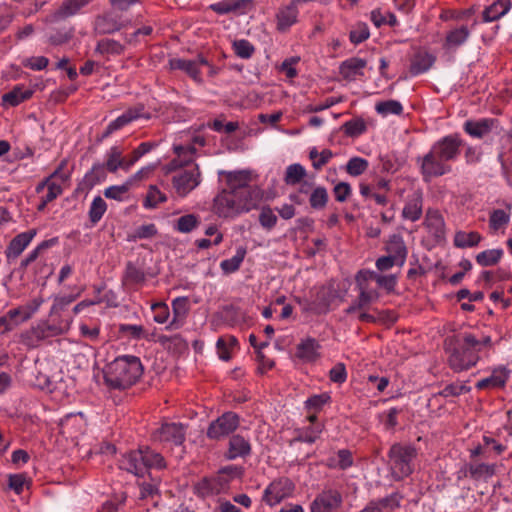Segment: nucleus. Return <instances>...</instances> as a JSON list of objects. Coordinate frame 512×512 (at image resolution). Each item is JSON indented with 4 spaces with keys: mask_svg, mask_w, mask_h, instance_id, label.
<instances>
[{
    "mask_svg": "<svg viewBox=\"0 0 512 512\" xmlns=\"http://www.w3.org/2000/svg\"><path fill=\"white\" fill-rule=\"evenodd\" d=\"M312 299L314 302L315 314H325L328 312L333 300V293L331 289L322 286Z\"/></svg>",
    "mask_w": 512,
    "mask_h": 512,
    "instance_id": "obj_39",
    "label": "nucleus"
},
{
    "mask_svg": "<svg viewBox=\"0 0 512 512\" xmlns=\"http://www.w3.org/2000/svg\"><path fill=\"white\" fill-rule=\"evenodd\" d=\"M185 437L186 426L176 422L163 423L152 434L154 441L174 446H181L185 441Z\"/></svg>",
    "mask_w": 512,
    "mask_h": 512,
    "instance_id": "obj_11",
    "label": "nucleus"
},
{
    "mask_svg": "<svg viewBox=\"0 0 512 512\" xmlns=\"http://www.w3.org/2000/svg\"><path fill=\"white\" fill-rule=\"evenodd\" d=\"M256 204L252 200L225 189L215 197L213 209L217 215L226 218L248 212Z\"/></svg>",
    "mask_w": 512,
    "mask_h": 512,
    "instance_id": "obj_3",
    "label": "nucleus"
},
{
    "mask_svg": "<svg viewBox=\"0 0 512 512\" xmlns=\"http://www.w3.org/2000/svg\"><path fill=\"white\" fill-rule=\"evenodd\" d=\"M330 401L331 396L326 392L315 394L305 401V409L307 412H320L326 404L330 403Z\"/></svg>",
    "mask_w": 512,
    "mask_h": 512,
    "instance_id": "obj_51",
    "label": "nucleus"
},
{
    "mask_svg": "<svg viewBox=\"0 0 512 512\" xmlns=\"http://www.w3.org/2000/svg\"><path fill=\"white\" fill-rule=\"evenodd\" d=\"M240 426V416L232 411L223 413L213 420L206 431V436L210 440L219 441L233 433Z\"/></svg>",
    "mask_w": 512,
    "mask_h": 512,
    "instance_id": "obj_6",
    "label": "nucleus"
},
{
    "mask_svg": "<svg viewBox=\"0 0 512 512\" xmlns=\"http://www.w3.org/2000/svg\"><path fill=\"white\" fill-rule=\"evenodd\" d=\"M512 6L511 0H497L483 12L484 22H493L506 15Z\"/></svg>",
    "mask_w": 512,
    "mask_h": 512,
    "instance_id": "obj_35",
    "label": "nucleus"
},
{
    "mask_svg": "<svg viewBox=\"0 0 512 512\" xmlns=\"http://www.w3.org/2000/svg\"><path fill=\"white\" fill-rule=\"evenodd\" d=\"M252 447L250 439L240 434H233L229 438L227 450L224 453V457L227 460H236L238 458L245 459L250 456Z\"/></svg>",
    "mask_w": 512,
    "mask_h": 512,
    "instance_id": "obj_17",
    "label": "nucleus"
},
{
    "mask_svg": "<svg viewBox=\"0 0 512 512\" xmlns=\"http://www.w3.org/2000/svg\"><path fill=\"white\" fill-rule=\"evenodd\" d=\"M375 110L377 113L384 116L389 114L400 115L403 112V106L397 100H387L377 103Z\"/></svg>",
    "mask_w": 512,
    "mask_h": 512,
    "instance_id": "obj_56",
    "label": "nucleus"
},
{
    "mask_svg": "<svg viewBox=\"0 0 512 512\" xmlns=\"http://www.w3.org/2000/svg\"><path fill=\"white\" fill-rule=\"evenodd\" d=\"M124 51V46L114 39H102L97 43L96 52L100 54L120 55Z\"/></svg>",
    "mask_w": 512,
    "mask_h": 512,
    "instance_id": "obj_50",
    "label": "nucleus"
},
{
    "mask_svg": "<svg viewBox=\"0 0 512 512\" xmlns=\"http://www.w3.org/2000/svg\"><path fill=\"white\" fill-rule=\"evenodd\" d=\"M33 94V91L29 88H25L23 85L15 86L11 91L5 93L2 96V101L10 106H17L20 103L28 100Z\"/></svg>",
    "mask_w": 512,
    "mask_h": 512,
    "instance_id": "obj_38",
    "label": "nucleus"
},
{
    "mask_svg": "<svg viewBox=\"0 0 512 512\" xmlns=\"http://www.w3.org/2000/svg\"><path fill=\"white\" fill-rule=\"evenodd\" d=\"M174 152L177 157L169 163L168 172L173 171L183 165H188L190 162H192L194 160L196 148L192 144H180L174 146Z\"/></svg>",
    "mask_w": 512,
    "mask_h": 512,
    "instance_id": "obj_26",
    "label": "nucleus"
},
{
    "mask_svg": "<svg viewBox=\"0 0 512 512\" xmlns=\"http://www.w3.org/2000/svg\"><path fill=\"white\" fill-rule=\"evenodd\" d=\"M233 49L235 54L242 59L251 58L255 51L254 46L245 39L234 41Z\"/></svg>",
    "mask_w": 512,
    "mask_h": 512,
    "instance_id": "obj_63",
    "label": "nucleus"
},
{
    "mask_svg": "<svg viewBox=\"0 0 512 512\" xmlns=\"http://www.w3.org/2000/svg\"><path fill=\"white\" fill-rule=\"evenodd\" d=\"M333 157L334 153L330 149H323L321 152H319L317 148L313 147L309 151V158L312 160V166L316 170H320Z\"/></svg>",
    "mask_w": 512,
    "mask_h": 512,
    "instance_id": "obj_49",
    "label": "nucleus"
},
{
    "mask_svg": "<svg viewBox=\"0 0 512 512\" xmlns=\"http://www.w3.org/2000/svg\"><path fill=\"white\" fill-rule=\"evenodd\" d=\"M470 34V30L466 25L455 27L447 33L443 47L447 50L457 49L467 42Z\"/></svg>",
    "mask_w": 512,
    "mask_h": 512,
    "instance_id": "obj_30",
    "label": "nucleus"
},
{
    "mask_svg": "<svg viewBox=\"0 0 512 512\" xmlns=\"http://www.w3.org/2000/svg\"><path fill=\"white\" fill-rule=\"evenodd\" d=\"M250 180V174L246 171L229 172L227 174V190L257 203L261 194L258 189L249 185Z\"/></svg>",
    "mask_w": 512,
    "mask_h": 512,
    "instance_id": "obj_9",
    "label": "nucleus"
},
{
    "mask_svg": "<svg viewBox=\"0 0 512 512\" xmlns=\"http://www.w3.org/2000/svg\"><path fill=\"white\" fill-rule=\"evenodd\" d=\"M47 188V192L43 197L45 198V202H52L59 195L62 194V187L60 184H57L54 181H51L50 178L44 179L36 186V192L42 193L44 189Z\"/></svg>",
    "mask_w": 512,
    "mask_h": 512,
    "instance_id": "obj_46",
    "label": "nucleus"
},
{
    "mask_svg": "<svg viewBox=\"0 0 512 512\" xmlns=\"http://www.w3.org/2000/svg\"><path fill=\"white\" fill-rule=\"evenodd\" d=\"M173 319L166 329H178L182 326L189 312L187 297H177L172 301Z\"/></svg>",
    "mask_w": 512,
    "mask_h": 512,
    "instance_id": "obj_31",
    "label": "nucleus"
},
{
    "mask_svg": "<svg viewBox=\"0 0 512 512\" xmlns=\"http://www.w3.org/2000/svg\"><path fill=\"white\" fill-rule=\"evenodd\" d=\"M107 168L103 163H97L92 166L90 171H88L84 176V183L87 187H93L100 182L104 181L106 178Z\"/></svg>",
    "mask_w": 512,
    "mask_h": 512,
    "instance_id": "obj_47",
    "label": "nucleus"
},
{
    "mask_svg": "<svg viewBox=\"0 0 512 512\" xmlns=\"http://www.w3.org/2000/svg\"><path fill=\"white\" fill-rule=\"evenodd\" d=\"M366 65V60L358 57H352L340 64L339 73L345 80L354 81L357 78L364 76V68Z\"/></svg>",
    "mask_w": 512,
    "mask_h": 512,
    "instance_id": "obj_22",
    "label": "nucleus"
},
{
    "mask_svg": "<svg viewBox=\"0 0 512 512\" xmlns=\"http://www.w3.org/2000/svg\"><path fill=\"white\" fill-rule=\"evenodd\" d=\"M369 167V162L362 157H352L346 164V172L353 177L362 175Z\"/></svg>",
    "mask_w": 512,
    "mask_h": 512,
    "instance_id": "obj_54",
    "label": "nucleus"
},
{
    "mask_svg": "<svg viewBox=\"0 0 512 512\" xmlns=\"http://www.w3.org/2000/svg\"><path fill=\"white\" fill-rule=\"evenodd\" d=\"M343 504V497L334 488L323 489L310 503V512H337Z\"/></svg>",
    "mask_w": 512,
    "mask_h": 512,
    "instance_id": "obj_10",
    "label": "nucleus"
},
{
    "mask_svg": "<svg viewBox=\"0 0 512 512\" xmlns=\"http://www.w3.org/2000/svg\"><path fill=\"white\" fill-rule=\"evenodd\" d=\"M130 186H131V181H127L126 183H124L122 185L109 186L104 190L103 194L108 199H114V200L122 202L127 197Z\"/></svg>",
    "mask_w": 512,
    "mask_h": 512,
    "instance_id": "obj_53",
    "label": "nucleus"
},
{
    "mask_svg": "<svg viewBox=\"0 0 512 512\" xmlns=\"http://www.w3.org/2000/svg\"><path fill=\"white\" fill-rule=\"evenodd\" d=\"M22 314V307L9 310L5 315L0 317V327H3L1 334L12 331L15 327L25 322Z\"/></svg>",
    "mask_w": 512,
    "mask_h": 512,
    "instance_id": "obj_37",
    "label": "nucleus"
},
{
    "mask_svg": "<svg viewBox=\"0 0 512 512\" xmlns=\"http://www.w3.org/2000/svg\"><path fill=\"white\" fill-rule=\"evenodd\" d=\"M510 219V215L502 209L493 210L489 218V226L492 230L498 231L503 228Z\"/></svg>",
    "mask_w": 512,
    "mask_h": 512,
    "instance_id": "obj_62",
    "label": "nucleus"
},
{
    "mask_svg": "<svg viewBox=\"0 0 512 512\" xmlns=\"http://www.w3.org/2000/svg\"><path fill=\"white\" fill-rule=\"evenodd\" d=\"M493 348L489 335L464 332L454 341L453 347L447 349L448 363L455 372H461L474 367Z\"/></svg>",
    "mask_w": 512,
    "mask_h": 512,
    "instance_id": "obj_1",
    "label": "nucleus"
},
{
    "mask_svg": "<svg viewBox=\"0 0 512 512\" xmlns=\"http://www.w3.org/2000/svg\"><path fill=\"white\" fill-rule=\"evenodd\" d=\"M464 141L458 134L446 135L430 147L444 162L451 164L458 159Z\"/></svg>",
    "mask_w": 512,
    "mask_h": 512,
    "instance_id": "obj_8",
    "label": "nucleus"
},
{
    "mask_svg": "<svg viewBox=\"0 0 512 512\" xmlns=\"http://www.w3.org/2000/svg\"><path fill=\"white\" fill-rule=\"evenodd\" d=\"M122 27L118 17L112 13H106L98 16L95 20V31L98 34H112L119 31Z\"/></svg>",
    "mask_w": 512,
    "mask_h": 512,
    "instance_id": "obj_33",
    "label": "nucleus"
},
{
    "mask_svg": "<svg viewBox=\"0 0 512 512\" xmlns=\"http://www.w3.org/2000/svg\"><path fill=\"white\" fill-rule=\"evenodd\" d=\"M92 0H64L53 13V20L60 21L80 14Z\"/></svg>",
    "mask_w": 512,
    "mask_h": 512,
    "instance_id": "obj_24",
    "label": "nucleus"
},
{
    "mask_svg": "<svg viewBox=\"0 0 512 512\" xmlns=\"http://www.w3.org/2000/svg\"><path fill=\"white\" fill-rule=\"evenodd\" d=\"M435 62V57L424 51L417 52L411 60L410 73L417 76L427 72Z\"/></svg>",
    "mask_w": 512,
    "mask_h": 512,
    "instance_id": "obj_32",
    "label": "nucleus"
},
{
    "mask_svg": "<svg viewBox=\"0 0 512 512\" xmlns=\"http://www.w3.org/2000/svg\"><path fill=\"white\" fill-rule=\"evenodd\" d=\"M468 471L472 479L487 481L495 474L496 465L486 463L470 464Z\"/></svg>",
    "mask_w": 512,
    "mask_h": 512,
    "instance_id": "obj_41",
    "label": "nucleus"
},
{
    "mask_svg": "<svg viewBox=\"0 0 512 512\" xmlns=\"http://www.w3.org/2000/svg\"><path fill=\"white\" fill-rule=\"evenodd\" d=\"M119 467L137 477H143L145 475V467L142 448L124 454L119 460Z\"/></svg>",
    "mask_w": 512,
    "mask_h": 512,
    "instance_id": "obj_20",
    "label": "nucleus"
},
{
    "mask_svg": "<svg viewBox=\"0 0 512 512\" xmlns=\"http://www.w3.org/2000/svg\"><path fill=\"white\" fill-rule=\"evenodd\" d=\"M320 347L316 339L308 337L296 346V356L305 362H313L320 356Z\"/></svg>",
    "mask_w": 512,
    "mask_h": 512,
    "instance_id": "obj_27",
    "label": "nucleus"
},
{
    "mask_svg": "<svg viewBox=\"0 0 512 512\" xmlns=\"http://www.w3.org/2000/svg\"><path fill=\"white\" fill-rule=\"evenodd\" d=\"M167 200L166 195L156 186H150L144 200V207L148 209L156 208L158 204Z\"/></svg>",
    "mask_w": 512,
    "mask_h": 512,
    "instance_id": "obj_58",
    "label": "nucleus"
},
{
    "mask_svg": "<svg viewBox=\"0 0 512 512\" xmlns=\"http://www.w3.org/2000/svg\"><path fill=\"white\" fill-rule=\"evenodd\" d=\"M482 236L476 232L459 231L454 236V245L458 248H471L477 246Z\"/></svg>",
    "mask_w": 512,
    "mask_h": 512,
    "instance_id": "obj_42",
    "label": "nucleus"
},
{
    "mask_svg": "<svg viewBox=\"0 0 512 512\" xmlns=\"http://www.w3.org/2000/svg\"><path fill=\"white\" fill-rule=\"evenodd\" d=\"M324 424H308L295 430L293 442H301L307 444L315 443L323 433Z\"/></svg>",
    "mask_w": 512,
    "mask_h": 512,
    "instance_id": "obj_29",
    "label": "nucleus"
},
{
    "mask_svg": "<svg viewBox=\"0 0 512 512\" xmlns=\"http://www.w3.org/2000/svg\"><path fill=\"white\" fill-rule=\"evenodd\" d=\"M423 212V193L420 190L414 191L411 194L402 210V216L404 219L412 222L418 221Z\"/></svg>",
    "mask_w": 512,
    "mask_h": 512,
    "instance_id": "obj_23",
    "label": "nucleus"
},
{
    "mask_svg": "<svg viewBox=\"0 0 512 512\" xmlns=\"http://www.w3.org/2000/svg\"><path fill=\"white\" fill-rule=\"evenodd\" d=\"M353 465L352 453L348 449H341L337 452L336 457L328 460V466L331 468H339L346 470Z\"/></svg>",
    "mask_w": 512,
    "mask_h": 512,
    "instance_id": "obj_48",
    "label": "nucleus"
},
{
    "mask_svg": "<svg viewBox=\"0 0 512 512\" xmlns=\"http://www.w3.org/2000/svg\"><path fill=\"white\" fill-rule=\"evenodd\" d=\"M142 451L145 472L152 468L157 470L166 468V461L160 453L150 449L149 447L142 448Z\"/></svg>",
    "mask_w": 512,
    "mask_h": 512,
    "instance_id": "obj_40",
    "label": "nucleus"
},
{
    "mask_svg": "<svg viewBox=\"0 0 512 512\" xmlns=\"http://www.w3.org/2000/svg\"><path fill=\"white\" fill-rule=\"evenodd\" d=\"M107 210V204L102 197L96 196L89 208V219L92 225H96Z\"/></svg>",
    "mask_w": 512,
    "mask_h": 512,
    "instance_id": "obj_52",
    "label": "nucleus"
},
{
    "mask_svg": "<svg viewBox=\"0 0 512 512\" xmlns=\"http://www.w3.org/2000/svg\"><path fill=\"white\" fill-rule=\"evenodd\" d=\"M80 293L76 295H63V296H55L53 300V304L50 309V316H55L63 311L68 305L74 302Z\"/></svg>",
    "mask_w": 512,
    "mask_h": 512,
    "instance_id": "obj_61",
    "label": "nucleus"
},
{
    "mask_svg": "<svg viewBox=\"0 0 512 512\" xmlns=\"http://www.w3.org/2000/svg\"><path fill=\"white\" fill-rule=\"evenodd\" d=\"M202 65H208V61L201 55L193 60H186L181 58H173L169 60V66L172 70L184 71L197 83H202L200 72V66Z\"/></svg>",
    "mask_w": 512,
    "mask_h": 512,
    "instance_id": "obj_15",
    "label": "nucleus"
},
{
    "mask_svg": "<svg viewBox=\"0 0 512 512\" xmlns=\"http://www.w3.org/2000/svg\"><path fill=\"white\" fill-rule=\"evenodd\" d=\"M124 284L138 289L146 281V275L144 271L137 267L132 262H128L123 276Z\"/></svg>",
    "mask_w": 512,
    "mask_h": 512,
    "instance_id": "obj_36",
    "label": "nucleus"
},
{
    "mask_svg": "<svg viewBox=\"0 0 512 512\" xmlns=\"http://www.w3.org/2000/svg\"><path fill=\"white\" fill-rule=\"evenodd\" d=\"M504 255L501 248L484 250L477 254L476 262L482 267L496 265Z\"/></svg>",
    "mask_w": 512,
    "mask_h": 512,
    "instance_id": "obj_45",
    "label": "nucleus"
},
{
    "mask_svg": "<svg viewBox=\"0 0 512 512\" xmlns=\"http://www.w3.org/2000/svg\"><path fill=\"white\" fill-rule=\"evenodd\" d=\"M172 186L181 198L186 197L201 183L199 166L194 164L188 168L177 171L171 178Z\"/></svg>",
    "mask_w": 512,
    "mask_h": 512,
    "instance_id": "obj_7",
    "label": "nucleus"
},
{
    "mask_svg": "<svg viewBox=\"0 0 512 512\" xmlns=\"http://www.w3.org/2000/svg\"><path fill=\"white\" fill-rule=\"evenodd\" d=\"M328 202V192L324 187H316L309 198L310 206L313 209H323Z\"/></svg>",
    "mask_w": 512,
    "mask_h": 512,
    "instance_id": "obj_59",
    "label": "nucleus"
},
{
    "mask_svg": "<svg viewBox=\"0 0 512 512\" xmlns=\"http://www.w3.org/2000/svg\"><path fill=\"white\" fill-rule=\"evenodd\" d=\"M372 274L368 270H361L356 275V287L359 291L358 298L355 300L362 310L379 298V294L374 289L368 288V281Z\"/></svg>",
    "mask_w": 512,
    "mask_h": 512,
    "instance_id": "obj_14",
    "label": "nucleus"
},
{
    "mask_svg": "<svg viewBox=\"0 0 512 512\" xmlns=\"http://www.w3.org/2000/svg\"><path fill=\"white\" fill-rule=\"evenodd\" d=\"M246 253H247L246 248H244L242 246L238 247L236 250V254L233 257H231L229 259H225L220 263V268L226 274L236 272L240 268V266L246 256Z\"/></svg>",
    "mask_w": 512,
    "mask_h": 512,
    "instance_id": "obj_44",
    "label": "nucleus"
},
{
    "mask_svg": "<svg viewBox=\"0 0 512 512\" xmlns=\"http://www.w3.org/2000/svg\"><path fill=\"white\" fill-rule=\"evenodd\" d=\"M298 14V7L292 1L281 7L276 14L277 29L281 32L287 31L297 22Z\"/></svg>",
    "mask_w": 512,
    "mask_h": 512,
    "instance_id": "obj_25",
    "label": "nucleus"
},
{
    "mask_svg": "<svg viewBox=\"0 0 512 512\" xmlns=\"http://www.w3.org/2000/svg\"><path fill=\"white\" fill-rule=\"evenodd\" d=\"M194 489L202 498L225 493L229 489V478L219 473L212 477H204L195 484Z\"/></svg>",
    "mask_w": 512,
    "mask_h": 512,
    "instance_id": "obj_12",
    "label": "nucleus"
},
{
    "mask_svg": "<svg viewBox=\"0 0 512 512\" xmlns=\"http://www.w3.org/2000/svg\"><path fill=\"white\" fill-rule=\"evenodd\" d=\"M306 175V170L301 164H291L285 173V182L288 185L299 183Z\"/></svg>",
    "mask_w": 512,
    "mask_h": 512,
    "instance_id": "obj_57",
    "label": "nucleus"
},
{
    "mask_svg": "<svg viewBox=\"0 0 512 512\" xmlns=\"http://www.w3.org/2000/svg\"><path fill=\"white\" fill-rule=\"evenodd\" d=\"M201 223L200 217L196 214H186L179 217L174 223V229L180 233H190Z\"/></svg>",
    "mask_w": 512,
    "mask_h": 512,
    "instance_id": "obj_43",
    "label": "nucleus"
},
{
    "mask_svg": "<svg viewBox=\"0 0 512 512\" xmlns=\"http://www.w3.org/2000/svg\"><path fill=\"white\" fill-rule=\"evenodd\" d=\"M259 223L266 230H271L276 226L277 216L269 206L262 207L259 214Z\"/></svg>",
    "mask_w": 512,
    "mask_h": 512,
    "instance_id": "obj_64",
    "label": "nucleus"
},
{
    "mask_svg": "<svg viewBox=\"0 0 512 512\" xmlns=\"http://www.w3.org/2000/svg\"><path fill=\"white\" fill-rule=\"evenodd\" d=\"M342 130L350 137H357L366 131V124L360 118L351 119L343 124Z\"/></svg>",
    "mask_w": 512,
    "mask_h": 512,
    "instance_id": "obj_60",
    "label": "nucleus"
},
{
    "mask_svg": "<svg viewBox=\"0 0 512 512\" xmlns=\"http://www.w3.org/2000/svg\"><path fill=\"white\" fill-rule=\"evenodd\" d=\"M252 7V0H221L210 4L208 8L218 15H244Z\"/></svg>",
    "mask_w": 512,
    "mask_h": 512,
    "instance_id": "obj_16",
    "label": "nucleus"
},
{
    "mask_svg": "<svg viewBox=\"0 0 512 512\" xmlns=\"http://www.w3.org/2000/svg\"><path fill=\"white\" fill-rule=\"evenodd\" d=\"M511 370L504 365H499L492 369L489 377L479 380L476 383L478 390L504 388L510 378Z\"/></svg>",
    "mask_w": 512,
    "mask_h": 512,
    "instance_id": "obj_18",
    "label": "nucleus"
},
{
    "mask_svg": "<svg viewBox=\"0 0 512 512\" xmlns=\"http://www.w3.org/2000/svg\"><path fill=\"white\" fill-rule=\"evenodd\" d=\"M103 373L105 384L110 389L124 391L140 380L144 367L139 357L121 355L108 363Z\"/></svg>",
    "mask_w": 512,
    "mask_h": 512,
    "instance_id": "obj_2",
    "label": "nucleus"
},
{
    "mask_svg": "<svg viewBox=\"0 0 512 512\" xmlns=\"http://www.w3.org/2000/svg\"><path fill=\"white\" fill-rule=\"evenodd\" d=\"M36 235L35 230H28L16 235L9 243L5 254L8 260L16 259L28 247Z\"/></svg>",
    "mask_w": 512,
    "mask_h": 512,
    "instance_id": "obj_21",
    "label": "nucleus"
},
{
    "mask_svg": "<svg viewBox=\"0 0 512 512\" xmlns=\"http://www.w3.org/2000/svg\"><path fill=\"white\" fill-rule=\"evenodd\" d=\"M416 164L424 182H430L432 179L449 174L452 171L451 164L438 158L431 148L425 155L416 158Z\"/></svg>",
    "mask_w": 512,
    "mask_h": 512,
    "instance_id": "obj_5",
    "label": "nucleus"
},
{
    "mask_svg": "<svg viewBox=\"0 0 512 512\" xmlns=\"http://www.w3.org/2000/svg\"><path fill=\"white\" fill-rule=\"evenodd\" d=\"M294 489L289 479H279L270 483L264 491L263 501L269 506H274L288 497Z\"/></svg>",
    "mask_w": 512,
    "mask_h": 512,
    "instance_id": "obj_13",
    "label": "nucleus"
},
{
    "mask_svg": "<svg viewBox=\"0 0 512 512\" xmlns=\"http://www.w3.org/2000/svg\"><path fill=\"white\" fill-rule=\"evenodd\" d=\"M417 456L416 449L411 445L395 443L391 446L388 457L390 469L395 479L401 480L413 472V460Z\"/></svg>",
    "mask_w": 512,
    "mask_h": 512,
    "instance_id": "obj_4",
    "label": "nucleus"
},
{
    "mask_svg": "<svg viewBox=\"0 0 512 512\" xmlns=\"http://www.w3.org/2000/svg\"><path fill=\"white\" fill-rule=\"evenodd\" d=\"M425 224L436 235L443 233L444 220L442 215L437 210L427 211Z\"/></svg>",
    "mask_w": 512,
    "mask_h": 512,
    "instance_id": "obj_55",
    "label": "nucleus"
},
{
    "mask_svg": "<svg viewBox=\"0 0 512 512\" xmlns=\"http://www.w3.org/2000/svg\"><path fill=\"white\" fill-rule=\"evenodd\" d=\"M124 148L118 145L112 146L105 154V162L103 165L111 173L117 172L119 169L124 171Z\"/></svg>",
    "mask_w": 512,
    "mask_h": 512,
    "instance_id": "obj_34",
    "label": "nucleus"
},
{
    "mask_svg": "<svg viewBox=\"0 0 512 512\" xmlns=\"http://www.w3.org/2000/svg\"><path fill=\"white\" fill-rule=\"evenodd\" d=\"M497 123L498 120L494 118L467 120L463 124V130L472 138L482 139L496 127Z\"/></svg>",
    "mask_w": 512,
    "mask_h": 512,
    "instance_id": "obj_19",
    "label": "nucleus"
},
{
    "mask_svg": "<svg viewBox=\"0 0 512 512\" xmlns=\"http://www.w3.org/2000/svg\"><path fill=\"white\" fill-rule=\"evenodd\" d=\"M385 250L387 255L399 263V267L404 265L408 252L401 236L395 234L392 235L386 244Z\"/></svg>",
    "mask_w": 512,
    "mask_h": 512,
    "instance_id": "obj_28",
    "label": "nucleus"
}]
</instances>
